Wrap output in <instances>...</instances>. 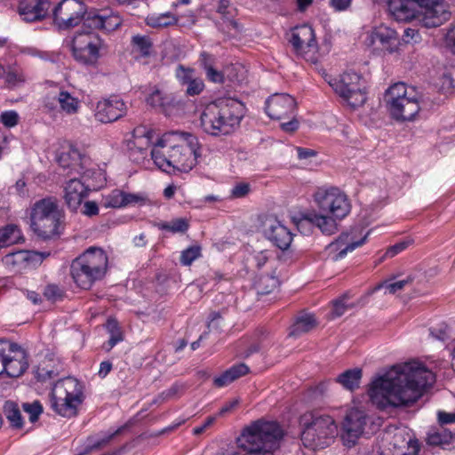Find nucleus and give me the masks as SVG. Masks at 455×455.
<instances>
[{
	"label": "nucleus",
	"instance_id": "obj_1",
	"mask_svg": "<svg viewBox=\"0 0 455 455\" xmlns=\"http://www.w3.org/2000/svg\"><path fill=\"white\" fill-rule=\"evenodd\" d=\"M435 381V374L419 362L393 366L376 378L368 390L371 402L379 409L406 406L415 403Z\"/></svg>",
	"mask_w": 455,
	"mask_h": 455
},
{
	"label": "nucleus",
	"instance_id": "obj_2",
	"mask_svg": "<svg viewBox=\"0 0 455 455\" xmlns=\"http://www.w3.org/2000/svg\"><path fill=\"white\" fill-rule=\"evenodd\" d=\"M150 154L155 165L168 174L188 172L201 156L200 144L194 134L170 132L157 140Z\"/></svg>",
	"mask_w": 455,
	"mask_h": 455
},
{
	"label": "nucleus",
	"instance_id": "obj_3",
	"mask_svg": "<svg viewBox=\"0 0 455 455\" xmlns=\"http://www.w3.org/2000/svg\"><path fill=\"white\" fill-rule=\"evenodd\" d=\"M122 24L120 16L112 11L90 12L84 19L82 29L76 32L71 42L72 54L76 60L84 65H95L107 51L105 41L93 29L111 32Z\"/></svg>",
	"mask_w": 455,
	"mask_h": 455
},
{
	"label": "nucleus",
	"instance_id": "obj_4",
	"mask_svg": "<svg viewBox=\"0 0 455 455\" xmlns=\"http://www.w3.org/2000/svg\"><path fill=\"white\" fill-rule=\"evenodd\" d=\"M314 201L319 210L327 214L307 212L302 214L298 227L312 224L324 235H332L338 230L337 220L348 215L351 204L347 196L338 188H318L314 194Z\"/></svg>",
	"mask_w": 455,
	"mask_h": 455
},
{
	"label": "nucleus",
	"instance_id": "obj_5",
	"mask_svg": "<svg viewBox=\"0 0 455 455\" xmlns=\"http://www.w3.org/2000/svg\"><path fill=\"white\" fill-rule=\"evenodd\" d=\"M243 102L232 98L219 99L205 106L200 115V127L212 137L231 134L244 116Z\"/></svg>",
	"mask_w": 455,
	"mask_h": 455
},
{
	"label": "nucleus",
	"instance_id": "obj_6",
	"mask_svg": "<svg viewBox=\"0 0 455 455\" xmlns=\"http://www.w3.org/2000/svg\"><path fill=\"white\" fill-rule=\"evenodd\" d=\"M283 437V431L276 422L257 420L243 428L237 438L243 453L235 455H275Z\"/></svg>",
	"mask_w": 455,
	"mask_h": 455
},
{
	"label": "nucleus",
	"instance_id": "obj_7",
	"mask_svg": "<svg viewBox=\"0 0 455 455\" xmlns=\"http://www.w3.org/2000/svg\"><path fill=\"white\" fill-rule=\"evenodd\" d=\"M390 14L397 21H410L419 17L425 28H436L450 18L443 0H388Z\"/></svg>",
	"mask_w": 455,
	"mask_h": 455
},
{
	"label": "nucleus",
	"instance_id": "obj_8",
	"mask_svg": "<svg viewBox=\"0 0 455 455\" xmlns=\"http://www.w3.org/2000/svg\"><path fill=\"white\" fill-rule=\"evenodd\" d=\"M301 442L311 450L329 446L338 434L335 420L329 415L318 411H307L299 418Z\"/></svg>",
	"mask_w": 455,
	"mask_h": 455
},
{
	"label": "nucleus",
	"instance_id": "obj_9",
	"mask_svg": "<svg viewBox=\"0 0 455 455\" xmlns=\"http://www.w3.org/2000/svg\"><path fill=\"white\" fill-rule=\"evenodd\" d=\"M108 263V256L102 249L90 247L72 261L71 277L78 287L89 290L95 282L104 277Z\"/></svg>",
	"mask_w": 455,
	"mask_h": 455
},
{
	"label": "nucleus",
	"instance_id": "obj_10",
	"mask_svg": "<svg viewBox=\"0 0 455 455\" xmlns=\"http://www.w3.org/2000/svg\"><path fill=\"white\" fill-rule=\"evenodd\" d=\"M386 103L391 116L398 122L413 121L420 110L417 92L404 83H396L387 89Z\"/></svg>",
	"mask_w": 455,
	"mask_h": 455
},
{
	"label": "nucleus",
	"instance_id": "obj_11",
	"mask_svg": "<svg viewBox=\"0 0 455 455\" xmlns=\"http://www.w3.org/2000/svg\"><path fill=\"white\" fill-rule=\"evenodd\" d=\"M30 219L34 232L44 239H49L60 234L63 214L57 203L47 198L34 204Z\"/></svg>",
	"mask_w": 455,
	"mask_h": 455
},
{
	"label": "nucleus",
	"instance_id": "obj_12",
	"mask_svg": "<svg viewBox=\"0 0 455 455\" xmlns=\"http://www.w3.org/2000/svg\"><path fill=\"white\" fill-rule=\"evenodd\" d=\"M52 408L63 417L76 414L82 403V388L79 382L71 377L57 381L51 393Z\"/></svg>",
	"mask_w": 455,
	"mask_h": 455
},
{
	"label": "nucleus",
	"instance_id": "obj_13",
	"mask_svg": "<svg viewBox=\"0 0 455 455\" xmlns=\"http://www.w3.org/2000/svg\"><path fill=\"white\" fill-rule=\"evenodd\" d=\"M329 84L353 108L363 106L367 100L366 82L355 72H344Z\"/></svg>",
	"mask_w": 455,
	"mask_h": 455
},
{
	"label": "nucleus",
	"instance_id": "obj_14",
	"mask_svg": "<svg viewBox=\"0 0 455 455\" xmlns=\"http://www.w3.org/2000/svg\"><path fill=\"white\" fill-rule=\"evenodd\" d=\"M55 160L63 169H70L80 174L82 178L91 177L93 173L88 168L90 159L75 144L62 142L56 151Z\"/></svg>",
	"mask_w": 455,
	"mask_h": 455
},
{
	"label": "nucleus",
	"instance_id": "obj_15",
	"mask_svg": "<svg viewBox=\"0 0 455 455\" xmlns=\"http://www.w3.org/2000/svg\"><path fill=\"white\" fill-rule=\"evenodd\" d=\"M85 6L77 0H62L53 9V21L60 29H68L84 20Z\"/></svg>",
	"mask_w": 455,
	"mask_h": 455
},
{
	"label": "nucleus",
	"instance_id": "obj_16",
	"mask_svg": "<svg viewBox=\"0 0 455 455\" xmlns=\"http://www.w3.org/2000/svg\"><path fill=\"white\" fill-rule=\"evenodd\" d=\"M127 112L125 102L117 96L99 100L95 106L94 117L102 124H108L123 117Z\"/></svg>",
	"mask_w": 455,
	"mask_h": 455
},
{
	"label": "nucleus",
	"instance_id": "obj_17",
	"mask_svg": "<svg viewBox=\"0 0 455 455\" xmlns=\"http://www.w3.org/2000/svg\"><path fill=\"white\" fill-rule=\"evenodd\" d=\"M266 113L272 119H285L295 115L296 101L287 93H275L266 100Z\"/></svg>",
	"mask_w": 455,
	"mask_h": 455
},
{
	"label": "nucleus",
	"instance_id": "obj_18",
	"mask_svg": "<svg viewBox=\"0 0 455 455\" xmlns=\"http://www.w3.org/2000/svg\"><path fill=\"white\" fill-rule=\"evenodd\" d=\"M366 419V414L358 409H351L347 413L342 424V439L346 445L351 447L355 444L363 433Z\"/></svg>",
	"mask_w": 455,
	"mask_h": 455
},
{
	"label": "nucleus",
	"instance_id": "obj_19",
	"mask_svg": "<svg viewBox=\"0 0 455 455\" xmlns=\"http://www.w3.org/2000/svg\"><path fill=\"white\" fill-rule=\"evenodd\" d=\"M88 178H72L67 181L63 187L64 200L67 206L73 212H76L80 206L82 202L88 196L90 191L91 183L88 182Z\"/></svg>",
	"mask_w": 455,
	"mask_h": 455
},
{
	"label": "nucleus",
	"instance_id": "obj_20",
	"mask_svg": "<svg viewBox=\"0 0 455 455\" xmlns=\"http://www.w3.org/2000/svg\"><path fill=\"white\" fill-rule=\"evenodd\" d=\"M265 236L281 250L289 248L292 241L291 232L275 218H267L263 223Z\"/></svg>",
	"mask_w": 455,
	"mask_h": 455
},
{
	"label": "nucleus",
	"instance_id": "obj_21",
	"mask_svg": "<svg viewBox=\"0 0 455 455\" xmlns=\"http://www.w3.org/2000/svg\"><path fill=\"white\" fill-rule=\"evenodd\" d=\"M290 43L298 54L315 52L317 48L314 29L309 25L296 27L291 31Z\"/></svg>",
	"mask_w": 455,
	"mask_h": 455
},
{
	"label": "nucleus",
	"instance_id": "obj_22",
	"mask_svg": "<svg viewBox=\"0 0 455 455\" xmlns=\"http://www.w3.org/2000/svg\"><path fill=\"white\" fill-rule=\"evenodd\" d=\"M217 12L220 15V21L217 25L221 31L231 36H235L242 32V26L235 20L237 10L229 0H220Z\"/></svg>",
	"mask_w": 455,
	"mask_h": 455
},
{
	"label": "nucleus",
	"instance_id": "obj_23",
	"mask_svg": "<svg viewBox=\"0 0 455 455\" xmlns=\"http://www.w3.org/2000/svg\"><path fill=\"white\" fill-rule=\"evenodd\" d=\"M48 255L49 253L35 251H17L5 255L3 260L6 266L20 270L40 265Z\"/></svg>",
	"mask_w": 455,
	"mask_h": 455
},
{
	"label": "nucleus",
	"instance_id": "obj_24",
	"mask_svg": "<svg viewBox=\"0 0 455 455\" xmlns=\"http://www.w3.org/2000/svg\"><path fill=\"white\" fill-rule=\"evenodd\" d=\"M366 42L369 45H373L379 42L382 49L392 53L397 49L398 34L395 29L387 26L379 25L371 30Z\"/></svg>",
	"mask_w": 455,
	"mask_h": 455
},
{
	"label": "nucleus",
	"instance_id": "obj_25",
	"mask_svg": "<svg viewBox=\"0 0 455 455\" xmlns=\"http://www.w3.org/2000/svg\"><path fill=\"white\" fill-rule=\"evenodd\" d=\"M49 8V0H21L19 4V13L24 20L32 22L44 19Z\"/></svg>",
	"mask_w": 455,
	"mask_h": 455
},
{
	"label": "nucleus",
	"instance_id": "obj_26",
	"mask_svg": "<svg viewBox=\"0 0 455 455\" xmlns=\"http://www.w3.org/2000/svg\"><path fill=\"white\" fill-rule=\"evenodd\" d=\"M368 236V233L359 240H355L352 235L348 233L341 234L338 239L328 245V250L331 253L336 252L332 256L334 260H339L344 258L348 251H354L355 248L362 246Z\"/></svg>",
	"mask_w": 455,
	"mask_h": 455
},
{
	"label": "nucleus",
	"instance_id": "obj_27",
	"mask_svg": "<svg viewBox=\"0 0 455 455\" xmlns=\"http://www.w3.org/2000/svg\"><path fill=\"white\" fill-rule=\"evenodd\" d=\"M56 101L60 106V109L67 115L76 114L81 107V102L78 98L64 90L59 92L56 97ZM44 107L49 110L55 109V98L52 100L46 98L44 100Z\"/></svg>",
	"mask_w": 455,
	"mask_h": 455
},
{
	"label": "nucleus",
	"instance_id": "obj_28",
	"mask_svg": "<svg viewBox=\"0 0 455 455\" xmlns=\"http://www.w3.org/2000/svg\"><path fill=\"white\" fill-rule=\"evenodd\" d=\"M6 370L4 372L8 377L17 378L20 376L28 368L25 351L15 343L13 352L8 358V362L4 365Z\"/></svg>",
	"mask_w": 455,
	"mask_h": 455
},
{
	"label": "nucleus",
	"instance_id": "obj_29",
	"mask_svg": "<svg viewBox=\"0 0 455 455\" xmlns=\"http://www.w3.org/2000/svg\"><path fill=\"white\" fill-rule=\"evenodd\" d=\"M132 137L134 139L133 143L135 148L131 150V156L133 157L134 160L138 161L139 158L134 156L136 153L140 152L142 155V158H144L146 156L144 151L150 145L154 146V131L146 126L140 125L133 130Z\"/></svg>",
	"mask_w": 455,
	"mask_h": 455
},
{
	"label": "nucleus",
	"instance_id": "obj_30",
	"mask_svg": "<svg viewBox=\"0 0 455 455\" xmlns=\"http://www.w3.org/2000/svg\"><path fill=\"white\" fill-rule=\"evenodd\" d=\"M249 371V368L244 363H239L232 366L220 376L214 378L213 384L217 387L228 386L238 378L244 376Z\"/></svg>",
	"mask_w": 455,
	"mask_h": 455
},
{
	"label": "nucleus",
	"instance_id": "obj_31",
	"mask_svg": "<svg viewBox=\"0 0 455 455\" xmlns=\"http://www.w3.org/2000/svg\"><path fill=\"white\" fill-rule=\"evenodd\" d=\"M316 326L315 315L308 313H302L297 318L291 328L290 336H299L308 332Z\"/></svg>",
	"mask_w": 455,
	"mask_h": 455
},
{
	"label": "nucleus",
	"instance_id": "obj_32",
	"mask_svg": "<svg viewBox=\"0 0 455 455\" xmlns=\"http://www.w3.org/2000/svg\"><path fill=\"white\" fill-rule=\"evenodd\" d=\"M361 379L362 370L359 368H355L347 370L339 375L337 378V382L342 385L346 389L354 390L359 387Z\"/></svg>",
	"mask_w": 455,
	"mask_h": 455
},
{
	"label": "nucleus",
	"instance_id": "obj_33",
	"mask_svg": "<svg viewBox=\"0 0 455 455\" xmlns=\"http://www.w3.org/2000/svg\"><path fill=\"white\" fill-rule=\"evenodd\" d=\"M4 75V87L8 89H15L22 85L26 78L22 71L14 66H7Z\"/></svg>",
	"mask_w": 455,
	"mask_h": 455
},
{
	"label": "nucleus",
	"instance_id": "obj_34",
	"mask_svg": "<svg viewBox=\"0 0 455 455\" xmlns=\"http://www.w3.org/2000/svg\"><path fill=\"white\" fill-rule=\"evenodd\" d=\"M180 18L171 12L153 13L146 18V23L152 28H165L178 23Z\"/></svg>",
	"mask_w": 455,
	"mask_h": 455
},
{
	"label": "nucleus",
	"instance_id": "obj_35",
	"mask_svg": "<svg viewBox=\"0 0 455 455\" xmlns=\"http://www.w3.org/2000/svg\"><path fill=\"white\" fill-rule=\"evenodd\" d=\"M0 239L2 247L18 243L22 240L21 231L16 225H7L0 229Z\"/></svg>",
	"mask_w": 455,
	"mask_h": 455
},
{
	"label": "nucleus",
	"instance_id": "obj_36",
	"mask_svg": "<svg viewBox=\"0 0 455 455\" xmlns=\"http://www.w3.org/2000/svg\"><path fill=\"white\" fill-rule=\"evenodd\" d=\"M155 226L163 231H167L172 234L185 233L188 228L189 223L185 218L174 219L170 221H161L155 224Z\"/></svg>",
	"mask_w": 455,
	"mask_h": 455
},
{
	"label": "nucleus",
	"instance_id": "obj_37",
	"mask_svg": "<svg viewBox=\"0 0 455 455\" xmlns=\"http://www.w3.org/2000/svg\"><path fill=\"white\" fill-rule=\"evenodd\" d=\"M255 289L259 294H268L279 285V280L275 275H260L255 282Z\"/></svg>",
	"mask_w": 455,
	"mask_h": 455
},
{
	"label": "nucleus",
	"instance_id": "obj_38",
	"mask_svg": "<svg viewBox=\"0 0 455 455\" xmlns=\"http://www.w3.org/2000/svg\"><path fill=\"white\" fill-rule=\"evenodd\" d=\"M453 439V434L446 428L430 430L427 435V443L431 446L449 444Z\"/></svg>",
	"mask_w": 455,
	"mask_h": 455
},
{
	"label": "nucleus",
	"instance_id": "obj_39",
	"mask_svg": "<svg viewBox=\"0 0 455 455\" xmlns=\"http://www.w3.org/2000/svg\"><path fill=\"white\" fill-rule=\"evenodd\" d=\"M413 282L411 275L406 276V278L391 282V280H386L383 283L378 284L374 291L385 289V294H395L398 291H403L406 286L411 285Z\"/></svg>",
	"mask_w": 455,
	"mask_h": 455
},
{
	"label": "nucleus",
	"instance_id": "obj_40",
	"mask_svg": "<svg viewBox=\"0 0 455 455\" xmlns=\"http://www.w3.org/2000/svg\"><path fill=\"white\" fill-rule=\"evenodd\" d=\"M131 44L133 52H138L140 56L147 57L150 54L152 42L148 36L135 35L132 37Z\"/></svg>",
	"mask_w": 455,
	"mask_h": 455
},
{
	"label": "nucleus",
	"instance_id": "obj_41",
	"mask_svg": "<svg viewBox=\"0 0 455 455\" xmlns=\"http://www.w3.org/2000/svg\"><path fill=\"white\" fill-rule=\"evenodd\" d=\"M4 414L13 427L20 428L23 421L20 409L12 402H6L4 407Z\"/></svg>",
	"mask_w": 455,
	"mask_h": 455
},
{
	"label": "nucleus",
	"instance_id": "obj_42",
	"mask_svg": "<svg viewBox=\"0 0 455 455\" xmlns=\"http://www.w3.org/2000/svg\"><path fill=\"white\" fill-rule=\"evenodd\" d=\"M106 328L110 335L109 340L108 341V349H111L118 342L123 340V332L118 322L116 319H108L106 323Z\"/></svg>",
	"mask_w": 455,
	"mask_h": 455
},
{
	"label": "nucleus",
	"instance_id": "obj_43",
	"mask_svg": "<svg viewBox=\"0 0 455 455\" xmlns=\"http://www.w3.org/2000/svg\"><path fill=\"white\" fill-rule=\"evenodd\" d=\"M125 192L115 189L103 198V205L106 208L124 207Z\"/></svg>",
	"mask_w": 455,
	"mask_h": 455
},
{
	"label": "nucleus",
	"instance_id": "obj_44",
	"mask_svg": "<svg viewBox=\"0 0 455 455\" xmlns=\"http://www.w3.org/2000/svg\"><path fill=\"white\" fill-rule=\"evenodd\" d=\"M50 361H44L36 369V378L39 381H45L52 379L59 375V371L51 366Z\"/></svg>",
	"mask_w": 455,
	"mask_h": 455
},
{
	"label": "nucleus",
	"instance_id": "obj_45",
	"mask_svg": "<svg viewBox=\"0 0 455 455\" xmlns=\"http://www.w3.org/2000/svg\"><path fill=\"white\" fill-rule=\"evenodd\" d=\"M202 248L198 244L189 246L181 251L180 263L183 266H190L196 259L201 257Z\"/></svg>",
	"mask_w": 455,
	"mask_h": 455
},
{
	"label": "nucleus",
	"instance_id": "obj_46",
	"mask_svg": "<svg viewBox=\"0 0 455 455\" xmlns=\"http://www.w3.org/2000/svg\"><path fill=\"white\" fill-rule=\"evenodd\" d=\"M13 347H15V343L8 340H0V375L4 374V370H6L4 365L13 352Z\"/></svg>",
	"mask_w": 455,
	"mask_h": 455
},
{
	"label": "nucleus",
	"instance_id": "obj_47",
	"mask_svg": "<svg viewBox=\"0 0 455 455\" xmlns=\"http://www.w3.org/2000/svg\"><path fill=\"white\" fill-rule=\"evenodd\" d=\"M175 76L181 84H188L196 76L195 69L192 68H187L183 65H179L175 71Z\"/></svg>",
	"mask_w": 455,
	"mask_h": 455
},
{
	"label": "nucleus",
	"instance_id": "obj_48",
	"mask_svg": "<svg viewBox=\"0 0 455 455\" xmlns=\"http://www.w3.org/2000/svg\"><path fill=\"white\" fill-rule=\"evenodd\" d=\"M198 65L205 72L217 65V59L207 52H202L198 58Z\"/></svg>",
	"mask_w": 455,
	"mask_h": 455
},
{
	"label": "nucleus",
	"instance_id": "obj_49",
	"mask_svg": "<svg viewBox=\"0 0 455 455\" xmlns=\"http://www.w3.org/2000/svg\"><path fill=\"white\" fill-rule=\"evenodd\" d=\"M23 410L29 415V419L31 422L36 421L43 412V407L37 401L32 403H24Z\"/></svg>",
	"mask_w": 455,
	"mask_h": 455
},
{
	"label": "nucleus",
	"instance_id": "obj_50",
	"mask_svg": "<svg viewBox=\"0 0 455 455\" xmlns=\"http://www.w3.org/2000/svg\"><path fill=\"white\" fill-rule=\"evenodd\" d=\"M124 207L126 206H135V205H144L148 198L143 194L138 193H126L125 192V198H124Z\"/></svg>",
	"mask_w": 455,
	"mask_h": 455
},
{
	"label": "nucleus",
	"instance_id": "obj_51",
	"mask_svg": "<svg viewBox=\"0 0 455 455\" xmlns=\"http://www.w3.org/2000/svg\"><path fill=\"white\" fill-rule=\"evenodd\" d=\"M0 121L4 126L12 128L18 124L19 115L13 110L3 112L0 116Z\"/></svg>",
	"mask_w": 455,
	"mask_h": 455
},
{
	"label": "nucleus",
	"instance_id": "obj_52",
	"mask_svg": "<svg viewBox=\"0 0 455 455\" xmlns=\"http://www.w3.org/2000/svg\"><path fill=\"white\" fill-rule=\"evenodd\" d=\"M204 89V81L199 77H195L187 84V94L195 96L200 94Z\"/></svg>",
	"mask_w": 455,
	"mask_h": 455
},
{
	"label": "nucleus",
	"instance_id": "obj_53",
	"mask_svg": "<svg viewBox=\"0 0 455 455\" xmlns=\"http://www.w3.org/2000/svg\"><path fill=\"white\" fill-rule=\"evenodd\" d=\"M208 81L214 84H223L225 81L224 73L217 68V65L204 72Z\"/></svg>",
	"mask_w": 455,
	"mask_h": 455
},
{
	"label": "nucleus",
	"instance_id": "obj_54",
	"mask_svg": "<svg viewBox=\"0 0 455 455\" xmlns=\"http://www.w3.org/2000/svg\"><path fill=\"white\" fill-rule=\"evenodd\" d=\"M62 291L58 285L48 284L44 291V296L52 301H56L62 297Z\"/></svg>",
	"mask_w": 455,
	"mask_h": 455
},
{
	"label": "nucleus",
	"instance_id": "obj_55",
	"mask_svg": "<svg viewBox=\"0 0 455 455\" xmlns=\"http://www.w3.org/2000/svg\"><path fill=\"white\" fill-rule=\"evenodd\" d=\"M250 190L248 183H238L231 189V196L233 198H243L249 194Z\"/></svg>",
	"mask_w": 455,
	"mask_h": 455
},
{
	"label": "nucleus",
	"instance_id": "obj_56",
	"mask_svg": "<svg viewBox=\"0 0 455 455\" xmlns=\"http://www.w3.org/2000/svg\"><path fill=\"white\" fill-rule=\"evenodd\" d=\"M437 419L441 426L455 423V412L438 411Z\"/></svg>",
	"mask_w": 455,
	"mask_h": 455
},
{
	"label": "nucleus",
	"instance_id": "obj_57",
	"mask_svg": "<svg viewBox=\"0 0 455 455\" xmlns=\"http://www.w3.org/2000/svg\"><path fill=\"white\" fill-rule=\"evenodd\" d=\"M420 39L418 29L409 28L404 30L403 40L406 44L418 43Z\"/></svg>",
	"mask_w": 455,
	"mask_h": 455
},
{
	"label": "nucleus",
	"instance_id": "obj_58",
	"mask_svg": "<svg viewBox=\"0 0 455 455\" xmlns=\"http://www.w3.org/2000/svg\"><path fill=\"white\" fill-rule=\"evenodd\" d=\"M147 102L153 107L164 106V102L162 92L158 90H156L148 97Z\"/></svg>",
	"mask_w": 455,
	"mask_h": 455
},
{
	"label": "nucleus",
	"instance_id": "obj_59",
	"mask_svg": "<svg viewBox=\"0 0 455 455\" xmlns=\"http://www.w3.org/2000/svg\"><path fill=\"white\" fill-rule=\"evenodd\" d=\"M82 213L85 216H95L99 213V207L96 202L94 201H87L84 203V207L82 209Z\"/></svg>",
	"mask_w": 455,
	"mask_h": 455
},
{
	"label": "nucleus",
	"instance_id": "obj_60",
	"mask_svg": "<svg viewBox=\"0 0 455 455\" xmlns=\"http://www.w3.org/2000/svg\"><path fill=\"white\" fill-rule=\"evenodd\" d=\"M409 243L407 242H401L398 243H395V245L389 247L387 251H386L385 256L388 258L395 257L403 250H405L408 246Z\"/></svg>",
	"mask_w": 455,
	"mask_h": 455
},
{
	"label": "nucleus",
	"instance_id": "obj_61",
	"mask_svg": "<svg viewBox=\"0 0 455 455\" xmlns=\"http://www.w3.org/2000/svg\"><path fill=\"white\" fill-rule=\"evenodd\" d=\"M345 300L346 298L344 297L334 302L332 313L335 316H341L346 312L347 308L350 307L346 304Z\"/></svg>",
	"mask_w": 455,
	"mask_h": 455
},
{
	"label": "nucleus",
	"instance_id": "obj_62",
	"mask_svg": "<svg viewBox=\"0 0 455 455\" xmlns=\"http://www.w3.org/2000/svg\"><path fill=\"white\" fill-rule=\"evenodd\" d=\"M352 0H330V6L336 12L346 11L351 5Z\"/></svg>",
	"mask_w": 455,
	"mask_h": 455
},
{
	"label": "nucleus",
	"instance_id": "obj_63",
	"mask_svg": "<svg viewBox=\"0 0 455 455\" xmlns=\"http://www.w3.org/2000/svg\"><path fill=\"white\" fill-rule=\"evenodd\" d=\"M406 444L408 446V451L401 455H419L420 448L418 441L409 439V441L406 442Z\"/></svg>",
	"mask_w": 455,
	"mask_h": 455
},
{
	"label": "nucleus",
	"instance_id": "obj_64",
	"mask_svg": "<svg viewBox=\"0 0 455 455\" xmlns=\"http://www.w3.org/2000/svg\"><path fill=\"white\" fill-rule=\"evenodd\" d=\"M445 43L446 45L455 52V26L450 28L445 34Z\"/></svg>",
	"mask_w": 455,
	"mask_h": 455
}]
</instances>
